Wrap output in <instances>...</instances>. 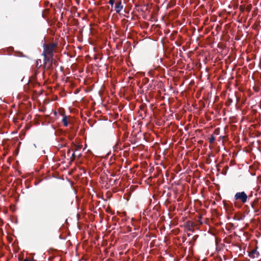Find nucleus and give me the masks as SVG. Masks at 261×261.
<instances>
[{"label": "nucleus", "instance_id": "obj_9", "mask_svg": "<svg viewBox=\"0 0 261 261\" xmlns=\"http://www.w3.org/2000/svg\"><path fill=\"white\" fill-rule=\"evenodd\" d=\"M24 261H35L33 258H27L24 259Z\"/></svg>", "mask_w": 261, "mask_h": 261}, {"label": "nucleus", "instance_id": "obj_1", "mask_svg": "<svg viewBox=\"0 0 261 261\" xmlns=\"http://www.w3.org/2000/svg\"><path fill=\"white\" fill-rule=\"evenodd\" d=\"M234 199L236 200H240L242 203H245L247 201L248 196L244 191L237 192L234 195Z\"/></svg>", "mask_w": 261, "mask_h": 261}, {"label": "nucleus", "instance_id": "obj_7", "mask_svg": "<svg viewBox=\"0 0 261 261\" xmlns=\"http://www.w3.org/2000/svg\"><path fill=\"white\" fill-rule=\"evenodd\" d=\"M215 140V137L214 135H212L209 138V142L210 143H213Z\"/></svg>", "mask_w": 261, "mask_h": 261}, {"label": "nucleus", "instance_id": "obj_8", "mask_svg": "<svg viewBox=\"0 0 261 261\" xmlns=\"http://www.w3.org/2000/svg\"><path fill=\"white\" fill-rule=\"evenodd\" d=\"M115 0H109V4L113 7L115 3Z\"/></svg>", "mask_w": 261, "mask_h": 261}, {"label": "nucleus", "instance_id": "obj_10", "mask_svg": "<svg viewBox=\"0 0 261 261\" xmlns=\"http://www.w3.org/2000/svg\"><path fill=\"white\" fill-rule=\"evenodd\" d=\"M74 155H75V153H74V152L72 153V157L73 158V160L74 159Z\"/></svg>", "mask_w": 261, "mask_h": 261}, {"label": "nucleus", "instance_id": "obj_3", "mask_svg": "<svg viewBox=\"0 0 261 261\" xmlns=\"http://www.w3.org/2000/svg\"><path fill=\"white\" fill-rule=\"evenodd\" d=\"M248 256L251 258H257L259 256V253L257 251V247L248 252Z\"/></svg>", "mask_w": 261, "mask_h": 261}, {"label": "nucleus", "instance_id": "obj_2", "mask_svg": "<svg viewBox=\"0 0 261 261\" xmlns=\"http://www.w3.org/2000/svg\"><path fill=\"white\" fill-rule=\"evenodd\" d=\"M56 45L55 44H50L48 45L44 44L43 45V51L42 55L45 57V59L46 58V55H50L53 53L54 49Z\"/></svg>", "mask_w": 261, "mask_h": 261}, {"label": "nucleus", "instance_id": "obj_4", "mask_svg": "<svg viewBox=\"0 0 261 261\" xmlns=\"http://www.w3.org/2000/svg\"><path fill=\"white\" fill-rule=\"evenodd\" d=\"M123 9V5H122L121 1L117 2L115 3V5L114 6V10L117 13H120Z\"/></svg>", "mask_w": 261, "mask_h": 261}, {"label": "nucleus", "instance_id": "obj_12", "mask_svg": "<svg viewBox=\"0 0 261 261\" xmlns=\"http://www.w3.org/2000/svg\"><path fill=\"white\" fill-rule=\"evenodd\" d=\"M70 150H68V151L67 153H70Z\"/></svg>", "mask_w": 261, "mask_h": 261}, {"label": "nucleus", "instance_id": "obj_11", "mask_svg": "<svg viewBox=\"0 0 261 261\" xmlns=\"http://www.w3.org/2000/svg\"><path fill=\"white\" fill-rule=\"evenodd\" d=\"M187 236H188V237H189L190 236H191V233H187Z\"/></svg>", "mask_w": 261, "mask_h": 261}, {"label": "nucleus", "instance_id": "obj_6", "mask_svg": "<svg viewBox=\"0 0 261 261\" xmlns=\"http://www.w3.org/2000/svg\"><path fill=\"white\" fill-rule=\"evenodd\" d=\"M187 230L188 231L193 232L194 229L193 228L192 225L188 224L187 227Z\"/></svg>", "mask_w": 261, "mask_h": 261}, {"label": "nucleus", "instance_id": "obj_5", "mask_svg": "<svg viewBox=\"0 0 261 261\" xmlns=\"http://www.w3.org/2000/svg\"><path fill=\"white\" fill-rule=\"evenodd\" d=\"M62 122L65 126H67L68 124L67 121V118L66 116H64L62 119Z\"/></svg>", "mask_w": 261, "mask_h": 261}]
</instances>
